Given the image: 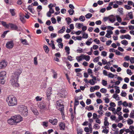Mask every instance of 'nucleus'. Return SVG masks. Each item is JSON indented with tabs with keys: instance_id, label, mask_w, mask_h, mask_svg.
<instances>
[{
	"instance_id": "f257e3e1",
	"label": "nucleus",
	"mask_w": 134,
	"mask_h": 134,
	"mask_svg": "<svg viewBox=\"0 0 134 134\" xmlns=\"http://www.w3.org/2000/svg\"><path fill=\"white\" fill-rule=\"evenodd\" d=\"M21 72L22 71L21 70H18L12 74L10 82L13 87L19 86V85L18 81L19 75Z\"/></svg>"
},
{
	"instance_id": "f03ea898",
	"label": "nucleus",
	"mask_w": 134,
	"mask_h": 134,
	"mask_svg": "<svg viewBox=\"0 0 134 134\" xmlns=\"http://www.w3.org/2000/svg\"><path fill=\"white\" fill-rule=\"evenodd\" d=\"M6 101L8 105L10 106L16 105L17 104V99L12 95L9 96L7 99Z\"/></svg>"
},
{
	"instance_id": "7ed1b4c3",
	"label": "nucleus",
	"mask_w": 134,
	"mask_h": 134,
	"mask_svg": "<svg viewBox=\"0 0 134 134\" xmlns=\"http://www.w3.org/2000/svg\"><path fill=\"white\" fill-rule=\"evenodd\" d=\"M62 102V100L59 99L57 100L56 102V108L60 111L61 115L63 116L64 115V109Z\"/></svg>"
},
{
	"instance_id": "20e7f679",
	"label": "nucleus",
	"mask_w": 134,
	"mask_h": 134,
	"mask_svg": "<svg viewBox=\"0 0 134 134\" xmlns=\"http://www.w3.org/2000/svg\"><path fill=\"white\" fill-rule=\"evenodd\" d=\"M19 111L24 116H26L27 115V109L26 107L23 105H20L18 106V108Z\"/></svg>"
},
{
	"instance_id": "39448f33",
	"label": "nucleus",
	"mask_w": 134,
	"mask_h": 134,
	"mask_svg": "<svg viewBox=\"0 0 134 134\" xmlns=\"http://www.w3.org/2000/svg\"><path fill=\"white\" fill-rule=\"evenodd\" d=\"M15 124L20 122L23 120V118L20 115H15L13 116Z\"/></svg>"
},
{
	"instance_id": "423d86ee",
	"label": "nucleus",
	"mask_w": 134,
	"mask_h": 134,
	"mask_svg": "<svg viewBox=\"0 0 134 134\" xmlns=\"http://www.w3.org/2000/svg\"><path fill=\"white\" fill-rule=\"evenodd\" d=\"M10 28L12 30H15L17 31H19L20 30L18 29V27L15 24L12 23H9V28Z\"/></svg>"
},
{
	"instance_id": "0eeeda50",
	"label": "nucleus",
	"mask_w": 134,
	"mask_h": 134,
	"mask_svg": "<svg viewBox=\"0 0 134 134\" xmlns=\"http://www.w3.org/2000/svg\"><path fill=\"white\" fill-rule=\"evenodd\" d=\"M14 45V44L12 41H10L8 42L6 44V47L8 49L12 48Z\"/></svg>"
},
{
	"instance_id": "6e6552de",
	"label": "nucleus",
	"mask_w": 134,
	"mask_h": 134,
	"mask_svg": "<svg viewBox=\"0 0 134 134\" xmlns=\"http://www.w3.org/2000/svg\"><path fill=\"white\" fill-rule=\"evenodd\" d=\"M91 77L92 78V79H91L89 81V83L91 85H94L97 82H95L94 81L96 80V77L95 76H93L92 75H91Z\"/></svg>"
},
{
	"instance_id": "1a4fd4ad",
	"label": "nucleus",
	"mask_w": 134,
	"mask_h": 134,
	"mask_svg": "<svg viewBox=\"0 0 134 134\" xmlns=\"http://www.w3.org/2000/svg\"><path fill=\"white\" fill-rule=\"evenodd\" d=\"M52 88L50 87L49 88L47 91V95L48 100H50L49 98L51 94H52Z\"/></svg>"
},
{
	"instance_id": "9d476101",
	"label": "nucleus",
	"mask_w": 134,
	"mask_h": 134,
	"mask_svg": "<svg viewBox=\"0 0 134 134\" xmlns=\"http://www.w3.org/2000/svg\"><path fill=\"white\" fill-rule=\"evenodd\" d=\"M46 106V104L43 102H41L38 105V107L41 109H45Z\"/></svg>"
},
{
	"instance_id": "9b49d317",
	"label": "nucleus",
	"mask_w": 134,
	"mask_h": 134,
	"mask_svg": "<svg viewBox=\"0 0 134 134\" xmlns=\"http://www.w3.org/2000/svg\"><path fill=\"white\" fill-rule=\"evenodd\" d=\"M7 63L5 61H3L0 63V69L3 68L7 65Z\"/></svg>"
},
{
	"instance_id": "f8f14e48",
	"label": "nucleus",
	"mask_w": 134,
	"mask_h": 134,
	"mask_svg": "<svg viewBox=\"0 0 134 134\" xmlns=\"http://www.w3.org/2000/svg\"><path fill=\"white\" fill-rule=\"evenodd\" d=\"M49 121L53 125H55L57 124L58 122L57 120L56 119H50Z\"/></svg>"
},
{
	"instance_id": "ddd939ff",
	"label": "nucleus",
	"mask_w": 134,
	"mask_h": 134,
	"mask_svg": "<svg viewBox=\"0 0 134 134\" xmlns=\"http://www.w3.org/2000/svg\"><path fill=\"white\" fill-rule=\"evenodd\" d=\"M59 127L60 129L61 130H64L65 127V124L64 123L62 122L59 124Z\"/></svg>"
},
{
	"instance_id": "4468645a",
	"label": "nucleus",
	"mask_w": 134,
	"mask_h": 134,
	"mask_svg": "<svg viewBox=\"0 0 134 134\" xmlns=\"http://www.w3.org/2000/svg\"><path fill=\"white\" fill-rule=\"evenodd\" d=\"M8 122L10 125H14L16 124L13 118V116L8 120Z\"/></svg>"
},
{
	"instance_id": "2eb2a0df",
	"label": "nucleus",
	"mask_w": 134,
	"mask_h": 134,
	"mask_svg": "<svg viewBox=\"0 0 134 134\" xmlns=\"http://www.w3.org/2000/svg\"><path fill=\"white\" fill-rule=\"evenodd\" d=\"M84 54H82L79 56H77L76 57V59L78 62L82 61L83 59Z\"/></svg>"
},
{
	"instance_id": "dca6fc26",
	"label": "nucleus",
	"mask_w": 134,
	"mask_h": 134,
	"mask_svg": "<svg viewBox=\"0 0 134 134\" xmlns=\"http://www.w3.org/2000/svg\"><path fill=\"white\" fill-rule=\"evenodd\" d=\"M6 72L4 71H2L0 72V77L5 78L6 77Z\"/></svg>"
},
{
	"instance_id": "f3484780",
	"label": "nucleus",
	"mask_w": 134,
	"mask_h": 134,
	"mask_svg": "<svg viewBox=\"0 0 134 134\" xmlns=\"http://www.w3.org/2000/svg\"><path fill=\"white\" fill-rule=\"evenodd\" d=\"M20 41L21 43H22L23 44L25 45H28L29 43L27 42V41L26 39H20Z\"/></svg>"
},
{
	"instance_id": "a211bd4d",
	"label": "nucleus",
	"mask_w": 134,
	"mask_h": 134,
	"mask_svg": "<svg viewBox=\"0 0 134 134\" xmlns=\"http://www.w3.org/2000/svg\"><path fill=\"white\" fill-rule=\"evenodd\" d=\"M1 23L3 26L6 28H9V23L7 24L6 22L4 21H1Z\"/></svg>"
},
{
	"instance_id": "6ab92c4d",
	"label": "nucleus",
	"mask_w": 134,
	"mask_h": 134,
	"mask_svg": "<svg viewBox=\"0 0 134 134\" xmlns=\"http://www.w3.org/2000/svg\"><path fill=\"white\" fill-rule=\"evenodd\" d=\"M108 118L107 117H105L104 119V125L105 126H108L109 125V123L108 121Z\"/></svg>"
},
{
	"instance_id": "aec40b11",
	"label": "nucleus",
	"mask_w": 134,
	"mask_h": 134,
	"mask_svg": "<svg viewBox=\"0 0 134 134\" xmlns=\"http://www.w3.org/2000/svg\"><path fill=\"white\" fill-rule=\"evenodd\" d=\"M78 97H76L75 98V105L77 106L79 104V101L78 100Z\"/></svg>"
},
{
	"instance_id": "412c9836",
	"label": "nucleus",
	"mask_w": 134,
	"mask_h": 134,
	"mask_svg": "<svg viewBox=\"0 0 134 134\" xmlns=\"http://www.w3.org/2000/svg\"><path fill=\"white\" fill-rule=\"evenodd\" d=\"M109 19V21L112 23L114 22L115 20V18L113 16H110Z\"/></svg>"
},
{
	"instance_id": "4be33fe9",
	"label": "nucleus",
	"mask_w": 134,
	"mask_h": 134,
	"mask_svg": "<svg viewBox=\"0 0 134 134\" xmlns=\"http://www.w3.org/2000/svg\"><path fill=\"white\" fill-rule=\"evenodd\" d=\"M126 16H128V18H129L131 19H132L133 18L132 12H130L128 14L126 15Z\"/></svg>"
},
{
	"instance_id": "5701e85b",
	"label": "nucleus",
	"mask_w": 134,
	"mask_h": 134,
	"mask_svg": "<svg viewBox=\"0 0 134 134\" xmlns=\"http://www.w3.org/2000/svg\"><path fill=\"white\" fill-rule=\"evenodd\" d=\"M9 11L11 13L12 16H14L15 15V10L14 9H10L9 10Z\"/></svg>"
},
{
	"instance_id": "b1692460",
	"label": "nucleus",
	"mask_w": 134,
	"mask_h": 134,
	"mask_svg": "<svg viewBox=\"0 0 134 134\" xmlns=\"http://www.w3.org/2000/svg\"><path fill=\"white\" fill-rule=\"evenodd\" d=\"M32 111L35 115H38L39 114L37 110L36 109H31Z\"/></svg>"
},
{
	"instance_id": "393cba45",
	"label": "nucleus",
	"mask_w": 134,
	"mask_h": 134,
	"mask_svg": "<svg viewBox=\"0 0 134 134\" xmlns=\"http://www.w3.org/2000/svg\"><path fill=\"white\" fill-rule=\"evenodd\" d=\"M43 48L44 50L45 51V52L46 53H48L49 49L48 47V46L46 45H44L43 46Z\"/></svg>"
},
{
	"instance_id": "a878e982",
	"label": "nucleus",
	"mask_w": 134,
	"mask_h": 134,
	"mask_svg": "<svg viewBox=\"0 0 134 134\" xmlns=\"http://www.w3.org/2000/svg\"><path fill=\"white\" fill-rule=\"evenodd\" d=\"M113 97L116 100H119L120 99V97L118 96V95L116 94H114Z\"/></svg>"
},
{
	"instance_id": "bb28decb",
	"label": "nucleus",
	"mask_w": 134,
	"mask_h": 134,
	"mask_svg": "<svg viewBox=\"0 0 134 134\" xmlns=\"http://www.w3.org/2000/svg\"><path fill=\"white\" fill-rule=\"evenodd\" d=\"M90 58V57L88 55H84L83 59H85L86 61H89Z\"/></svg>"
},
{
	"instance_id": "cd10ccee",
	"label": "nucleus",
	"mask_w": 134,
	"mask_h": 134,
	"mask_svg": "<svg viewBox=\"0 0 134 134\" xmlns=\"http://www.w3.org/2000/svg\"><path fill=\"white\" fill-rule=\"evenodd\" d=\"M65 28L64 26H63L61 29H60L58 32L59 33H62L65 30Z\"/></svg>"
},
{
	"instance_id": "c85d7f7f",
	"label": "nucleus",
	"mask_w": 134,
	"mask_h": 134,
	"mask_svg": "<svg viewBox=\"0 0 134 134\" xmlns=\"http://www.w3.org/2000/svg\"><path fill=\"white\" fill-rule=\"evenodd\" d=\"M92 14L90 13H88L85 16L86 18L88 19L90 18L92 16Z\"/></svg>"
},
{
	"instance_id": "c756f323",
	"label": "nucleus",
	"mask_w": 134,
	"mask_h": 134,
	"mask_svg": "<svg viewBox=\"0 0 134 134\" xmlns=\"http://www.w3.org/2000/svg\"><path fill=\"white\" fill-rule=\"evenodd\" d=\"M5 78L0 77V83L2 84H4L5 83Z\"/></svg>"
},
{
	"instance_id": "7c9ffc66",
	"label": "nucleus",
	"mask_w": 134,
	"mask_h": 134,
	"mask_svg": "<svg viewBox=\"0 0 134 134\" xmlns=\"http://www.w3.org/2000/svg\"><path fill=\"white\" fill-rule=\"evenodd\" d=\"M127 121L128 124L129 125H130L132 124L133 122V121L130 119H128L127 120Z\"/></svg>"
},
{
	"instance_id": "2f4dec72",
	"label": "nucleus",
	"mask_w": 134,
	"mask_h": 134,
	"mask_svg": "<svg viewBox=\"0 0 134 134\" xmlns=\"http://www.w3.org/2000/svg\"><path fill=\"white\" fill-rule=\"evenodd\" d=\"M85 109L89 111L90 110H93L94 109V108L93 106L90 105L89 107H88V108H87V107H86L85 108Z\"/></svg>"
},
{
	"instance_id": "473e14b6",
	"label": "nucleus",
	"mask_w": 134,
	"mask_h": 134,
	"mask_svg": "<svg viewBox=\"0 0 134 134\" xmlns=\"http://www.w3.org/2000/svg\"><path fill=\"white\" fill-rule=\"evenodd\" d=\"M79 19L81 21L83 22L85 20V17L83 15H81L79 17Z\"/></svg>"
},
{
	"instance_id": "72a5a7b5",
	"label": "nucleus",
	"mask_w": 134,
	"mask_h": 134,
	"mask_svg": "<svg viewBox=\"0 0 134 134\" xmlns=\"http://www.w3.org/2000/svg\"><path fill=\"white\" fill-rule=\"evenodd\" d=\"M20 20L23 23L24 22V15H21L20 16Z\"/></svg>"
},
{
	"instance_id": "f704fd0d",
	"label": "nucleus",
	"mask_w": 134,
	"mask_h": 134,
	"mask_svg": "<svg viewBox=\"0 0 134 134\" xmlns=\"http://www.w3.org/2000/svg\"><path fill=\"white\" fill-rule=\"evenodd\" d=\"M65 50H66V52L67 53V54H69L70 53V48L68 46H66L65 48Z\"/></svg>"
},
{
	"instance_id": "c9c22d12",
	"label": "nucleus",
	"mask_w": 134,
	"mask_h": 134,
	"mask_svg": "<svg viewBox=\"0 0 134 134\" xmlns=\"http://www.w3.org/2000/svg\"><path fill=\"white\" fill-rule=\"evenodd\" d=\"M121 42L122 44L125 46H126L128 44L127 41L125 40L122 41Z\"/></svg>"
},
{
	"instance_id": "e433bc0d",
	"label": "nucleus",
	"mask_w": 134,
	"mask_h": 134,
	"mask_svg": "<svg viewBox=\"0 0 134 134\" xmlns=\"http://www.w3.org/2000/svg\"><path fill=\"white\" fill-rule=\"evenodd\" d=\"M9 32V31L7 30L4 31L3 34L2 35L1 37L4 38L5 37V36L8 32Z\"/></svg>"
},
{
	"instance_id": "4c0bfd02",
	"label": "nucleus",
	"mask_w": 134,
	"mask_h": 134,
	"mask_svg": "<svg viewBox=\"0 0 134 134\" xmlns=\"http://www.w3.org/2000/svg\"><path fill=\"white\" fill-rule=\"evenodd\" d=\"M115 89H116L115 92L117 93H119L120 92V90L119 89V87L116 86H115Z\"/></svg>"
},
{
	"instance_id": "58836bf2",
	"label": "nucleus",
	"mask_w": 134,
	"mask_h": 134,
	"mask_svg": "<svg viewBox=\"0 0 134 134\" xmlns=\"http://www.w3.org/2000/svg\"><path fill=\"white\" fill-rule=\"evenodd\" d=\"M74 12V11L73 9H70L68 10V12L70 15H72Z\"/></svg>"
},
{
	"instance_id": "ea45409f",
	"label": "nucleus",
	"mask_w": 134,
	"mask_h": 134,
	"mask_svg": "<svg viewBox=\"0 0 134 134\" xmlns=\"http://www.w3.org/2000/svg\"><path fill=\"white\" fill-rule=\"evenodd\" d=\"M93 127L95 129H97L99 128L100 126H99L98 124H95L94 125Z\"/></svg>"
},
{
	"instance_id": "a19ab883",
	"label": "nucleus",
	"mask_w": 134,
	"mask_h": 134,
	"mask_svg": "<svg viewBox=\"0 0 134 134\" xmlns=\"http://www.w3.org/2000/svg\"><path fill=\"white\" fill-rule=\"evenodd\" d=\"M68 19V20L67 21V23L68 25H69L70 23H71V20L70 18L68 17L66 18V20Z\"/></svg>"
},
{
	"instance_id": "79ce46f5",
	"label": "nucleus",
	"mask_w": 134,
	"mask_h": 134,
	"mask_svg": "<svg viewBox=\"0 0 134 134\" xmlns=\"http://www.w3.org/2000/svg\"><path fill=\"white\" fill-rule=\"evenodd\" d=\"M100 91L102 93H106L107 90L105 88H102L100 90Z\"/></svg>"
},
{
	"instance_id": "37998d69",
	"label": "nucleus",
	"mask_w": 134,
	"mask_h": 134,
	"mask_svg": "<svg viewBox=\"0 0 134 134\" xmlns=\"http://www.w3.org/2000/svg\"><path fill=\"white\" fill-rule=\"evenodd\" d=\"M37 58L36 57H35L34 58V64L35 65H36L38 63L37 62Z\"/></svg>"
},
{
	"instance_id": "c03bdc74",
	"label": "nucleus",
	"mask_w": 134,
	"mask_h": 134,
	"mask_svg": "<svg viewBox=\"0 0 134 134\" xmlns=\"http://www.w3.org/2000/svg\"><path fill=\"white\" fill-rule=\"evenodd\" d=\"M88 35L87 34L84 33L83 34L82 38H88Z\"/></svg>"
},
{
	"instance_id": "a18cd8bd",
	"label": "nucleus",
	"mask_w": 134,
	"mask_h": 134,
	"mask_svg": "<svg viewBox=\"0 0 134 134\" xmlns=\"http://www.w3.org/2000/svg\"><path fill=\"white\" fill-rule=\"evenodd\" d=\"M116 18L117 19V20L118 21L119 23H121V18L119 17L118 16H116Z\"/></svg>"
},
{
	"instance_id": "49530a36",
	"label": "nucleus",
	"mask_w": 134,
	"mask_h": 134,
	"mask_svg": "<svg viewBox=\"0 0 134 134\" xmlns=\"http://www.w3.org/2000/svg\"><path fill=\"white\" fill-rule=\"evenodd\" d=\"M102 82L103 85L104 86H105L107 84V81L104 80H102Z\"/></svg>"
},
{
	"instance_id": "de8ad7c7",
	"label": "nucleus",
	"mask_w": 134,
	"mask_h": 134,
	"mask_svg": "<svg viewBox=\"0 0 134 134\" xmlns=\"http://www.w3.org/2000/svg\"><path fill=\"white\" fill-rule=\"evenodd\" d=\"M108 76L109 77L113 78L114 77V75L112 73H109L108 75Z\"/></svg>"
},
{
	"instance_id": "09e8293b",
	"label": "nucleus",
	"mask_w": 134,
	"mask_h": 134,
	"mask_svg": "<svg viewBox=\"0 0 134 134\" xmlns=\"http://www.w3.org/2000/svg\"><path fill=\"white\" fill-rule=\"evenodd\" d=\"M35 99L37 101H41L42 99V98H40V97L37 96L35 98Z\"/></svg>"
},
{
	"instance_id": "8fccbe9b",
	"label": "nucleus",
	"mask_w": 134,
	"mask_h": 134,
	"mask_svg": "<svg viewBox=\"0 0 134 134\" xmlns=\"http://www.w3.org/2000/svg\"><path fill=\"white\" fill-rule=\"evenodd\" d=\"M51 44L52 45V49H55V47L54 44V42L53 41H51Z\"/></svg>"
},
{
	"instance_id": "3c124183",
	"label": "nucleus",
	"mask_w": 134,
	"mask_h": 134,
	"mask_svg": "<svg viewBox=\"0 0 134 134\" xmlns=\"http://www.w3.org/2000/svg\"><path fill=\"white\" fill-rule=\"evenodd\" d=\"M42 123H43L42 125L43 126H45L46 127H47L48 126V122H43Z\"/></svg>"
},
{
	"instance_id": "603ef678",
	"label": "nucleus",
	"mask_w": 134,
	"mask_h": 134,
	"mask_svg": "<svg viewBox=\"0 0 134 134\" xmlns=\"http://www.w3.org/2000/svg\"><path fill=\"white\" fill-rule=\"evenodd\" d=\"M129 66V64L126 62H125L123 64V66L127 68Z\"/></svg>"
},
{
	"instance_id": "864d4df0",
	"label": "nucleus",
	"mask_w": 134,
	"mask_h": 134,
	"mask_svg": "<svg viewBox=\"0 0 134 134\" xmlns=\"http://www.w3.org/2000/svg\"><path fill=\"white\" fill-rule=\"evenodd\" d=\"M91 100L90 99H87L86 101V103L87 105L90 104L91 103Z\"/></svg>"
},
{
	"instance_id": "5fc2aeb1",
	"label": "nucleus",
	"mask_w": 134,
	"mask_h": 134,
	"mask_svg": "<svg viewBox=\"0 0 134 134\" xmlns=\"http://www.w3.org/2000/svg\"><path fill=\"white\" fill-rule=\"evenodd\" d=\"M57 36V34L55 33H52L51 34V38H53Z\"/></svg>"
},
{
	"instance_id": "6e6d98bb",
	"label": "nucleus",
	"mask_w": 134,
	"mask_h": 134,
	"mask_svg": "<svg viewBox=\"0 0 134 134\" xmlns=\"http://www.w3.org/2000/svg\"><path fill=\"white\" fill-rule=\"evenodd\" d=\"M107 52L105 51H103L102 52L101 55L104 57H105L107 55Z\"/></svg>"
},
{
	"instance_id": "4d7b16f0",
	"label": "nucleus",
	"mask_w": 134,
	"mask_h": 134,
	"mask_svg": "<svg viewBox=\"0 0 134 134\" xmlns=\"http://www.w3.org/2000/svg\"><path fill=\"white\" fill-rule=\"evenodd\" d=\"M96 94L97 97L99 98L101 97V94L99 92H97L96 93Z\"/></svg>"
},
{
	"instance_id": "13d9d810",
	"label": "nucleus",
	"mask_w": 134,
	"mask_h": 134,
	"mask_svg": "<svg viewBox=\"0 0 134 134\" xmlns=\"http://www.w3.org/2000/svg\"><path fill=\"white\" fill-rule=\"evenodd\" d=\"M122 105H123L125 107H127L128 106V104L126 102V101H124L122 103Z\"/></svg>"
},
{
	"instance_id": "bf43d9fd",
	"label": "nucleus",
	"mask_w": 134,
	"mask_h": 134,
	"mask_svg": "<svg viewBox=\"0 0 134 134\" xmlns=\"http://www.w3.org/2000/svg\"><path fill=\"white\" fill-rule=\"evenodd\" d=\"M51 20L52 23L53 24H55L56 22L55 19L53 18H51Z\"/></svg>"
},
{
	"instance_id": "052dcab7",
	"label": "nucleus",
	"mask_w": 134,
	"mask_h": 134,
	"mask_svg": "<svg viewBox=\"0 0 134 134\" xmlns=\"http://www.w3.org/2000/svg\"><path fill=\"white\" fill-rule=\"evenodd\" d=\"M125 38L126 39H128L129 40H130L131 39V37L129 35H125Z\"/></svg>"
},
{
	"instance_id": "680f3d73",
	"label": "nucleus",
	"mask_w": 134,
	"mask_h": 134,
	"mask_svg": "<svg viewBox=\"0 0 134 134\" xmlns=\"http://www.w3.org/2000/svg\"><path fill=\"white\" fill-rule=\"evenodd\" d=\"M127 73L130 75H131L132 74V73L131 72V70L128 69L126 71Z\"/></svg>"
},
{
	"instance_id": "e2e57ef3",
	"label": "nucleus",
	"mask_w": 134,
	"mask_h": 134,
	"mask_svg": "<svg viewBox=\"0 0 134 134\" xmlns=\"http://www.w3.org/2000/svg\"><path fill=\"white\" fill-rule=\"evenodd\" d=\"M108 109L109 110L112 111H114L115 110V108H112L111 107H109Z\"/></svg>"
},
{
	"instance_id": "0e129e2a",
	"label": "nucleus",
	"mask_w": 134,
	"mask_h": 134,
	"mask_svg": "<svg viewBox=\"0 0 134 134\" xmlns=\"http://www.w3.org/2000/svg\"><path fill=\"white\" fill-rule=\"evenodd\" d=\"M106 40V38L105 37H102L100 38V41L103 42H104Z\"/></svg>"
},
{
	"instance_id": "69168bd1",
	"label": "nucleus",
	"mask_w": 134,
	"mask_h": 134,
	"mask_svg": "<svg viewBox=\"0 0 134 134\" xmlns=\"http://www.w3.org/2000/svg\"><path fill=\"white\" fill-rule=\"evenodd\" d=\"M126 93L125 92H122L121 93V95L123 97H125L126 95Z\"/></svg>"
},
{
	"instance_id": "338daca9",
	"label": "nucleus",
	"mask_w": 134,
	"mask_h": 134,
	"mask_svg": "<svg viewBox=\"0 0 134 134\" xmlns=\"http://www.w3.org/2000/svg\"><path fill=\"white\" fill-rule=\"evenodd\" d=\"M96 122L99 124H100L101 123L100 120H99L98 118H97L96 120Z\"/></svg>"
},
{
	"instance_id": "774afa93",
	"label": "nucleus",
	"mask_w": 134,
	"mask_h": 134,
	"mask_svg": "<svg viewBox=\"0 0 134 134\" xmlns=\"http://www.w3.org/2000/svg\"><path fill=\"white\" fill-rule=\"evenodd\" d=\"M130 62L132 63H134V57H131L130 59Z\"/></svg>"
}]
</instances>
